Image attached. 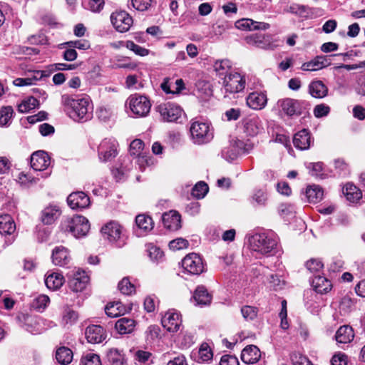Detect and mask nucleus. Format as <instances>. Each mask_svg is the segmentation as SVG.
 <instances>
[{
    "label": "nucleus",
    "mask_w": 365,
    "mask_h": 365,
    "mask_svg": "<svg viewBox=\"0 0 365 365\" xmlns=\"http://www.w3.org/2000/svg\"><path fill=\"white\" fill-rule=\"evenodd\" d=\"M214 70L217 75L220 77H225L228 76V72L232 67L231 63L229 60L225 59L221 61H217L214 63Z\"/></svg>",
    "instance_id": "nucleus-40"
},
{
    "label": "nucleus",
    "mask_w": 365,
    "mask_h": 365,
    "mask_svg": "<svg viewBox=\"0 0 365 365\" xmlns=\"http://www.w3.org/2000/svg\"><path fill=\"white\" fill-rule=\"evenodd\" d=\"M220 365H240L238 359L232 355H224L222 356Z\"/></svg>",
    "instance_id": "nucleus-63"
},
{
    "label": "nucleus",
    "mask_w": 365,
    "mask_h": 365,
    "mask_svg": "<svg viewBox=\"0 0 365 365\" xmlns=\"http://www.w3.org/2000/svg\"><path fill=\"white\" fill-rule=\"evenodd\" d=\"M182 267L187 273L197 275L205 269L202 258L196 253L187 255L182 260Z\"/></svg>",
    "instance_id": "nucleus-9"
},
{
    "label": "nucleus",
    "mask_w": 365,
    "mask_h": 365,
    "mask_svg": "<svg viewBox=\"0 0 365 365\" xmlns=\"http://www.w3.org/2000/svg\"><path fill=\"white\" fill-rule=\"evenodd\" d=\"M67 202L72 209H83L89 206L90 198L83 192H73L67 197Z\"/></svg>",
    "instance_id": "nucleus-20"
},
{
    "label": "nucleus",
    "mask_w": 365,
    "mask_h": 365,
    "mask_svg": "<svg viewBox=\"0 0 365 365\" xmlns=\"http://www.w3.org/2000/svg\"><path fill=\"white\" fill-rule=\"evenodd\" d=\"M241 313L246 321H252L257 316L258 309L256 307L245 305L241 308Z\"/></svg>",
    "instance_id": "nucleus-47"
},
{
    "label": "nucleus",
    "mask_w": 365,
    "mask_h": 365,
    "mask_svg": "<svg viewBox=\"0 0 365 365\" xmlns=\"http://www.w3.org/2000/svg\"><path fill=\"white\" fill-rule=\"evenodd\" d=\"M116 141L113 139L105 138L98 148V158L102 162L110 161L117 155Z\"/></svg>",
    "instance_id": "nucleus-11"
},
{
    "label": "nucleus",
    "mask_w": 365,
    "mask_h": 365,
    "mask_svg": "<svg viewBox=\"0 0 365 365\" xmlns=\"http://www.w3.org/2000/svg\"><path fill=\"white\" fill-rule=\"evenodd\" d=\"M181 323L180 314L175 311L167 312L162 318V325L170 332L178 331Z\"/></svg>",
    "instance_id": "nucleus-17"
},
{
    "label": "nucleus",
    "mask_w": 365,
    "mask_h": 365,
    "mask_svg": "<svg viewBox=\"0 0 365 365\" xmlns=\"http://www.w3.org/2000/svg\"><path fill=\"white\" fill-rule=\"evenodd\" d=\"M306 267L311 273H318L323 268L322 262L316 259H311L306 262Z\"/></svg>",
    "instance_id": "nucleus-55"
},
{
    "label": "nucleus",
    "mask_w": 365,
    "mask_h": 365,
    "mask_svg": "<svg viewBox=\"0 0 365 365\" xmlns=\"http://www.w3.org/2000/svg\"><path fill=\"white\" fill-rule=\"evenodd\" d=\"M309 93L314 98H322L327 95L328 88L322 81H314L309 85Z\"/></svg>",
    "instance_id": "nucleus-30"
},
{
    "label": "nucleus",
    "mask_w": 365,
    "mask_h": 365,
    "mask_svg": "<svg viewBox=\"0 0 365 365\" xmlns=\"http://www.w3.org/2000/svg\"><path fill=\"white\" fill-rule=\"evenodd\" d=\"M306 197L309 202L316 203L323 197V190L317 185L309 186L306 190Z\"/></svg>",
    "instance_id": "nucleus-38"
},
{
    "label": "nucleus",
    "mask_w": 365,
    "mask_h": 365,
    "mask_svg": "<svg viewBox=\"0 0 365 365\" xmlns=\"http://www.w3.org/2000/svg\"><path fill=\"white\" fill-rule=\"evenodd\" d=\"M110 21L116 31L123 33L130 28L133 24L132 17L125 11H115L110 16Z\"/></svg>",
    "instance_id": "nucleus-13"
},
{
    "label": "nucleus",
    "mask_w": 365,
    "mask_h": 365,
    "mask_svg": "<svg viewBox=\"0 0 365 365\" xmlns=\"http://www.w3.org/2000/svg\"><path fill=\"white\" fill-rule=\"evenodd\" d=\"M50 299L47 295L41 294L36 297L32 302V307L36 310L44 309L48 304L49 303Z\"/></svg>",
    "instance_id": "nucleus-51"
},
{
    "label": "nucleus",
    "mask_w": 365,
    "mask_h": 365,
    "mask_svg": "<svg viewBox=\"0 0 365 365\" xmlns=\"http://www.w3.org/2000/svg\"><path fill=\"white\" fill-rule=\"evenodd\" d=\"M245 78L238 73H229L228 76L223 77V86L225 93H237L245 88Z\"/></svg>",
    "instance_id": "nucleus-8"
},
{
    "label": "nucleus",
    "mask_w": 365,
    "mask_h": 365,
    "mask_svg": "<svg viewBox=\"0 0 365 365\" xmlns=\"http://www.w3.org/2000/svg\"><path fill=\"white\" fill-rule=\"evenodd\" d=\"M331 365H347V356L344 354H337L331 360Z\"/></svg>",
    "instance_id": "nucleus-64"
},
{
    "label": "nucleus",
    "mask_w": 365,
    "mask_h": 365,
    "mask_svg": "<svg viewBox=\"0 0 365 365\" xmlns=\"http://www.w3.org/2000/svg\"><path fill=\"white\" fill-rule=\"evenodd\" d=\"M343 193L347 200L351 202H357L361 197V191L354 184L346 183L343 187Z\"/></svg>",
    "instance_id": "nucleus-32"
},
{
    "label": "nucleus",
    "mask_w": 365,
    "mask_h": 365,
    "mask_svg": "<svg viewBox=\"0 0 365 365\" xmlns=\"http://www.w3.org/2000/svg\"><path fill=\"white\" fill-rule=\"evenodd\" d=\"M85 336L88 343L100 344L107 338L106 331L100 325H89L85 330Z\"/></svg>",
    "instance_id": "nucleus-16"
},
{
    "label": "nucleus",
    "mask_w": 365,
    "mask_h": 365,
    "mask_svg": "<svg viewBox=\"0 0 365 365\" xmlns=\"http://www.w3.org/2000/svg\"><path fill=\"white\" fill-rule=\"evenodd\" d=\"M105 311L106 314L110 317H117L123 312L120 302H113L108 304L106 307Z\"/></svg>",
    "instance_id": "nucleus-46"
},
{
    "label": "nucleus",
    "mask_w": 365,
    "mask_h": 365,
    "mask_svg": "<svg viewBox=\"0 0 365 365\" xmlns=\"http://www.w3.org/2000/svg\"><path fill=\"white\" fill-rule=\"evenodd\" d=\"M64 282V278L61 274L58 272H52L46 275L45 284L47 288L52 290L59 289Z\"/></svg>",
    "instance_id": "nucleus-35"
},
{
    "label": "nucleus",
    "mask_w": 365,
    "mask_h": 365,
    "mask_svg": "<svg viewBox=\"0 0 365 365\" xmlns=\"http://www.w3.org/2000/svg\"><path fill=\"white\" fill-rule=\"evenodd\" d=\"M147 251L152 261L159 263L163 260L164 253L159 247L153 245H148Z\"/></svg>",
    "instance_id": "nucleus-42"
},
{
    "label": "nucleus",
    "mask_w": 365,
    "mask_h": 365,
    "mask_svg": "<svg viewBox=\"0 0 365 365\" xmlns=\"http://www.w3.org/2000/svg\"><path fill=\"white\" fill-rule=\"evenodd\" d=\"M125 47L133 51L136 55H138L140 56H145L149 53V50L143 48L138 44H135L132 41H127L125 42Z\"/></svg>",
    "instance_id": "nucleus-52"
},
{
    "label": "nucleus",
    "mask_w": 365,
    "mask_h": 365,
    "mask_svg": "<svg viewBox=\"0 0 365 365\" xmlns=\"http://www.w3.org/2000/svg\"><path fill=\"white\" fill-rule=\"evenodd\" d=\"M135 327L134 319L131 318L123 317L119 319L115 323V329L120 334L131 333Z\"/></svg>",
    "instance_id": "nucleus-33"
},
{
    "label": "nucleus",
    "mask_w": 365,
    "mask_h": 365,
    "mask_svg": "<svg viewBox=\"0 0 365 365\" xmlns=\"http://www.w3.org/2000/svg\"><path fill=\"white\" fill-rule=\"evenodd\" d=\"M312 138L307 129H303L297 133L293 138V144L299 150H304L309 148Z\"/></svg>",
    "instance_id": "nucleus-24"
},
{
    "label": "nucleus",
    "mask_w": 365,
    "mask_h": 365,
    "mask_svg": "<svg viewBox=\"0 0 365 365\" xmlns=\"http://www.w3.org/2000/svg\"><path fill=\"white\" fill-rule=\"evenodd\" d=\"M160 328L157 325H150L145 331L148 340H154L158 338L160 334Z\"/></svg>",
    "instance_id": "nucleus-60"
},
{
    "label": "nucleus",
    "mask_w": 365,
    "mask_h": 365,
    "mask_svg": "<svg viewBox=\"0 0 365 365\" xmlns=\"http://www.w3.org/2000/svg\"><path fill=\"white\" fill-rule=\"evenodd\" d=\"M354 334L351 327L345 325L339 328L336 333V340L339 343L346 344L354 339Z\"/></svg>",
    "instance_id": "nucleus-36"
},
{
    "label": "nucleus",
    "mask_w": 365,
    "mask_h": 365,
    "mask_svg": "<svg viewBox=\"0 0 365 365\" xmlns=\"http://www.w3.org/2000/svg\"><path fill=\"white\" fill-rule=\"evenodd\" d=\"M247 44L255 46L264 50H274L277 44L273 40L272 36L269 34H252L245 38Z\"/></svg>",
    "instance_id": "nucleus-7"
},
{
    "label": "nucleus",
    "mask_w": 365,
    "mask_h": 365,
    "mask_svg": "<svg viewBox=\"0 0 365 365\" xmlns=\"http://www.w3.org/2000/svg\"><path fill=\"white\" fill-rule=\"evenodd\" d=\"M267 103V95L264 93L253 92L247 97V106L254 110H261Z\"/></svg>",
    "instance_id": "nucleus-23"
},
{
    "label": "nucleus",
    "mask_w": 365,
    "mask_h": 365,
    "mask_svg": "<svg viewBox=\"0 0 365 365\" xmlns=\"http://www.w3.org/2000/svg\"><path fill=\"white\" fill-rule=\"evenodd\" d=\"M188 245L187 240L182 238H178L170 242L169 247L173 250H178L186 248Z\"/></svg>",
    "instance_id": "nucleus-58"
},
{
    "label": "nucleus",
    "mask_w": 365,
    "mask_h": 365,
    "mask_svg": "<svg viewBox=\"0 0 365 365\" xmlns=\"http://www.w3.org/2000/svg\"><path fill=\"white\" fill-rule=\"evenodd\" d=\"M78 319V313L73 309L66 307L63 310L62 315V322L65 324H73Z\"/></svg>",
    "instance_id": "nucleus-45"
},
{
    "label": "nucleus",
    "mask_w": 365,
    "mask_h": 365,
    "mask_svg": "<svg viewBox=\"0 0 365 365\" xmlns=\"http://www.w3.org/2000/svg\"><path fill=\"white\" fill-rule=\"evenodd\" d=\"M16 319L21 327L32 334H40L42 331L40 320L36 316L20 313L17 315Z\"/></svg>",
    "instance_id": "nucleus-12"
},
{
    "label": "nucleus",
    "mask_w": 365,
    "mask_h": 365,
    "mask_svg": "<svg viewBox=\"0 0 365 365\" xmlns=\"http://www.w3.org/2000/svg\"><path fill=\"white\" fill-rule=\"evenodd\" d=\"M81 365H102L100 356L94 353H88L83 356L81 360Z\"/></svg>",
    "instance_id": "nucleus-50"
},
{
    "label": "nucleus",
    "mask_w": 365,
    "mask_h": 365,
    "mask_svg": "<svg viewBox=\"0 0 365 365\" xmlns=\"http://www.w3.org/2000/svg\"><path fill=\"white\" fill-rule=\"evenodd\" d=\"M330 111L329 106L325 104H319L314 108V114L317 118H322L329 114Z\"/></svg>",
    "instance_id": "nucleus-59"
},
{
    "label": "nucleus",
    "mask_w": 365,
    "mask_h": 365,
    "mask_svg": "<svg viewBox=\"0 0 365 365\" xmlns=\"http://www.w3.org/2000/svg\"><path fill=\"white\" fill-rule=\"evenodd\" d=\"M118 289L122 294L126 295H129L135 292L134 285L131 284L129 279L126 277L123 278L118 283Z\"/></svg>",
    "instance_id": "nucleus-53"
},
{
    "label": "nucleus",
    "mask_w": 365,
    "mask_h": 365,
    "mask_svg": "<svg viewBox=\"0 0 365 365\" xmlns=\"http://www.w3.org/2000/svg\"><path fill=\"white\" fill-rule=\"evenodd\" d=\"M14 110L11 106H4L0 110V125L6 126L9 125L13 116Z\"/></svg>",
    "instance_id": "nucleus-43"
},
{
    "label": "nucleus",
    "mask_w": 365,
    "mask_h": 365,
    "mask_svg": "<svg viewBox=\"0 0 365 365\" xmlns=\"http://www.w3.org/2000/svg\"><path fill=\"white\" fill-rule=\"evenodd\" d=\"M52 261L56 265L63 267L70 262V256L68 251L64 247H56L52 253Z\"/></svg>",
    "instance_id": "nucleus-27"
},
{
    "label": "nucleus",
    "mask_w": 365,
    "mask_h": 365,
    "mask_svg": "<svg viewBox=\"0 0 365 365\" xmlns=\"http://www.w3.org/2000/svg\"><path fill=\"white\" fill-rule=\"evenodd\" d=\"M199 356L202 361H207L212 358V352L207 344H202L199 349Z\"/></svg>",
    "instance_id": "nucleus-57"
},
{
    "label": "nucleus",
    "mask_w": 365,
    "mask_h": 365,
    "mask_svg": "<svg viewBox=\"0 0 365 365\" xmlns=\"http://www.w3.org/2000/svg\"><path fill=\"white\" fill-rule=\"evenodd\" d=\"M209 187L207 183L200 181L197 182L192 190V195L197 199L205 197L208 192Z\"/></svg>",
    "instance_id": "nucleus-49"
},
{
    "label": "nucleus",
    "mask_w": 365,
    "mask_h": 365,
    "mask_svg": "<svg viewBox=\"0 0 365 365\" xmlns=\"http://www.w3.org/2000/svg\"><path fill=\"white\" fill-rule=\"evenodd\" d=\"M197 305L205 306L211 303L212 295L204 286H198L193 295Z\"/></svg>",
    "instance_id": "nucleus-29"
},
{
    "label": "nucleus",
    "mask_w": 365,
    "mask_h": 365,
    "mask_svg": "<svg viewBox=\"0 0 365 365\" xmlns=\"http://www.w3.org/2000/svg\"><path fill=\"white\" fill-rule=\"evenodd\" d=\"M235 25L237 29L245 31H266L270 28V25L268 23L257 21L248 18L237 20Z\"/></svg>",
    "instance_id": "nucleus-15"
},
{
    "label": "nucleus",
    "mask_w": 365,
    "mask_h": 365,
    "mask_svg": "<svg viewBox=\"0 0 365 365\" xmlns=\"http://www.w3.org/2000/svg\"><path fill=\"white\" fill-rule=\"evenodd\" d=\"M61 231L70 233L76 238L86 236L90 230L88 220L82 215H74L73 216L63 217L60 225Z\"/></svg>",
    "instance_id": "nucleus-2"
},
{
    "label": "nucleus",
    "mask_w": 365,
    "mask_h": 365,
    "mask_svg": "<svg viewBox=\"0 0 365 365\" xmlns=\"http://www.w3.org/2000/svg\"><path fill=\"white\" fill-rule=\"evenodd\" d=\"M104 4V0H83V6L93 12H100Z\"/></svg>",
    "instance_id": "nucleus-48"
},
{
    "label": "nucleus",
    "mask_w": 365,
    "mask_h": 365,
    "mask_svg": "<svg viewBox=\"0 0 365 365\" xmlns=\"http://www.w3.org/2000/svg\"><path fill=\"white\" fill-rule=\"evenodd\" d=\"M131 3L134 9L144 11L151 6L152 0H131Z\"/></svg>",
    "instance_id": "nucleus-56"
},
{
    "label": "nucleus",
    "mask_w": 365,
    "mask_h": 365,
    "mask_svg": "<svg viewBox=\"0 0 365 365\" xmlns=\"http://www.w3.org/2000/svg\"><path fill=\"white\" fill-rule=\"evenodd\" d=\"M242 145L243 142L240 140L230 143L229 145L222 149L221 152L222 157L227 161L234 160L237 158L240 150H242Z\"/></svg>",
    "instance_id": "nucleus-26"
},
{
    "label": "nucleus",
    "mask_w": 365,
    "mask_h": 365,
    "mask_svg": "<svg viewBox=\"0 0 365 365\" xmlns=\"http://www.w3.org/2000/svg\"><path fill=\"white\" fill-rule=\"evenodd\" d=\"M103 237L110 242H116L120 237L122 227L115 221H110L102 227Z\"/></svg>",
    "instance_id": "nucleus-18"
},
{
    "label": "nucleus",
    "mask_w": 365,
    "mask_h": 365,
    "mask_svg": "<svg viewBox=\"0 0 365 365\" xmlns=\"http://www.w3.org/2000/svg\"><path fill=\"white\" fill-rule=\"evenodd\" d=\"M107 357L110 364L118 361V359H121L123 358V356L120 354V352L115 348L110 349L107 352Z\"/></svg>",
    "instance_id": "nucleus-61"
},
{
    "label": "nucleus",
    "mask_w": 365,
    "mask_h": 365,
    "mask_svg": "<svg viewBox=\"0 0 365 365\" xmlns=\"http://www.w3.org/2000/svg\"><path fill=\"white\" fill-rule=\"evenodd\" d=\"M61 215V210L58 205H49L41 212V221L44 225L53 224Z\"/></svg>",
    "instance_id": "nucleus-21"
},
{
    "label": "nucleus",
    "mask_w": 365,
    "mask_h": 365,
    "mask_svg": "<svg viewBox=\"0 0 365 365\" xmlns=\"http://www.w3.org/2000/svg\"><path fill=\"white\" fill-rule=\"evenodd\" d=\"M330 64L327 56H318L309 62L304 63L301 67L303 71H317Z\"/></svg>",
    "instance_id": "nucleus-28"
},
{
    "label": "nucleus",
    "mask_w": 365,
    "mask_h": 365,
    "mask_svg": "<svg viewBox=\"0 0 365 365\" xmlns=\"http://www.w3.org/2000/svg\"><path fill=\"white\" fill-rule=\"evenodd\" d=\"M89 277L83 270L73 271L69 276L68 286L69 288L75 292H81L88 283Z\"/></svg>",
    "instance_id": "nucleus-14"
},
{
    "label": "nucleus",
    "mask_w": 365,
    "mask_h": 365,
    "mask_svg": "<svg viewBox=\"0 0 365 365\" xmlns=\"http://www.w3.org/2000/svg\"><path fill=\"white\" fill-rule=\"evenodd\" d=\"M16 230V224L10 215H0V233L11 235Z\"/></svg>",
    "instance_id": "nucleus-31"
},
{
    "label": "nucleus",
    "mask_w": 365,
    "mask_h": 365,
    "mask_svg": "<svg viewBox=\"0 0 365 365\" xmlns=\"http://www.w3.org/2000/svg\"><path fill=\"white\" fill-rule=\"evenodd\" d=\"M195 86L197 91L205 93L206 96L211 95L212 91L210 89V85L208 82L205 81H198Z\"/></svg>",
    "instance_id": "nucleus-62"
},
{
    "label": "nucleus",
    "mask_w": 365,
    "mask_h": 365,
    "mask_svg": "<svg viewBox=\"0 0 365 365\" xmlns=\"http://www.w3.org/2000/svg\"><path fill=\"white\" fill-rule=\"evenodd\" d=\"M50 163V157L45 151H36L31 156V166L35 170L41 171L46 170L49 166Z\"/></svg>",
    "instance_id": "nucleus-19"
},
{
    "label": "nucleus",
    "mask_w": 365,
    "mask_h": 365,
    "mask_svg": "<svg viewBox=\"0 0 365 365\" xmlns=\"http://www.w3.org/2000/svg\"><path fill=\"white\" fill-rule=\"evenodd\" d=\"M252 250L262 255L270 253L277 246V241L264 233H256L249 238Z\"/></svg>",
    "instance_id": "nucleus-5"
},
{
    "label": "nucleus",
    "mask_w": 365,
    "mask_h": 365,
    "mask_svg": "<svg viewBox=\"0 0 365 365\" xmlns=\"http://www.w3.org/2000/svg\"><path fill=\"white\" fill-rule=\"evenodd\" d=\"M162 221L165 227L170 230H177L181 227V219L178 212L171 210L162 216Z\"/></svg>",
    "instance_id": "nucleus-22"
},
{
    "label": "nucleus",
    "mask_w": 365,
    "mask_h": 365,
    "mask_svg": "<svg viewBox=\"0 0 365 365\" xmlns=\"http://www.w3.org/2000/svg\"><path fill=\"white\" fill-rule=\"evenodd\" d=\"M312 283L314 290L320 294L327 293L331 288L330 281L319 274L314 276Z\"/></svg>",
    "instance_id": "nucleus-34"
},
{
    "label": "nucleus",
    "mask_w": 365,
    "mask_h": 365,
    "mask_svg": "<svg viewBox=\"0 0 365 365\" xmlns=\"http://www.w3.org/2000/svg\"><path fill=\"white\" fill-rule=\"evenodd\" d=\"M144 147V143L140 139L133 140L130 145V153L133 156H140Z\"/></svg>",
    "instance_id": "nucleus-54"
},
{
    "label": "nucleus",
    "mask_w": 365,
    "mask_h": 365,
    "mask_svg": "<svg viewBox=\"0 0 365 365\" xmlns=\"http://www.w3.org/2000/svg\"><path fill=\"white\" fill-rule=\"evenodd\" d=\"M61 103L69 117L75 121L84 122L91 118L93 107L88 96L73 98L63 95Z\"/></svg>",
    "instance_id": "nucleus-1"
},
{
    "label": "nucleus",
    "mask_w": 365,
    "mask_h": 365,
    "mask_svg": "<svg viewBox=\"0 0 365 365\" xmlns=\"http://www.w3.org/2000/svg\"><path fill=\"white\" fill-rule=\"evenodd\" d=\"M73 352L72 351L66 346L59 347L56 352V359L57 361L63 365H67L70 364L73 360Z\"/></svg>",
    "instance_id": "nucleus-37"
},
{
    "label": "nucleus",
    "mask_w": 365,
    "mask_h": 365,
    "mask_svg": "<svg viewBox=\"0 0 365 365\" xmlns=\"http://www.w3.org/2000/svg\"><path fill=\"white\" fill-rule=\"evenodd\" d=\"M39 105V101L36 98L31 96L24 100L19 106L18 110L20 113H27L31 110L37 108Z\"/></svg>",
    "instance_id": "nucleus-41"
},
{
    "label": "nucleus",
    "mask_w": 365,
    "mask_h": 365,
    "mask_svg": "<svg viewBox=\"0 0 365 365\" xmlns=\"http://www.w3.org/2000/svg\"><path fill=\"white\" fill-rule=\"evenodd\" d=\"M277 106L280 113L292 118L307 114L310 104L304 100L284 98L277 101Z\"/></svg>",
    "instance_id": "nucleus-3"
},
{
    "label": "nucleus",
    "mask_w": 365,
    "mask_h": 365,
    "mask_svg": "<svg viewBox=\"0 0 365 365\" xmlns=\"http://www.w3.org/2000/svg\"><path fill=\"white\" fill-rule=\"evenodd\" d=\"M190 132L194 143L197 145L210 142L214 136L212 126L205 122H192L190 128Z\"/></svg>",
    "instance_id": "nucleus-4"
},
{
    "label": "nucleus",
    "mask_w": 365,
    "mask_h": 365,
    "mask_svg": "<svg viewBox=\"0 0 365 365\" xmlns=\"http://www.w3.org/2000/svg\"><path fill=\"white\" fill-rule=\"evenodd\" d=\"M135 223L138 227L147 232L153 228V222L150 217L145 215H138L135 217Z\"/></svg>",
    "instance_id": "nucleus-39"
},
{
    "label": "nucleus",
    "mask_w": 365,
    "mask_h": 365,
    "mask_svg": "<svg viewBox=\"0 0 365 365\" xmlns=\"http://www.w3.org/2000/svg\"><path fill=\"white\" fill-rule=\"evenodd\" d=\"M261 353L255 345H249L243 349L241 354L242 361L247 364H253L259 361Z\"/></svg>",
    "instance_id": "nucleus-25"
},
{
    "label": "nucleus",
    "mask_w": 365,
    "mask_h": 365,
    "mask_svg": "<svg viewBox=\"0 0 365 365\" xmlns=\"http://www.w3.org/2000/svg\"><path fill=\"white\" fill-rule=\"evenodd\" d=\"M157 110L163 120L168 122L177 121L182 114V110L179 106L169 102L160 104Z\"/></svg>",
    "instance_id": "nucleus-10"
},
{
    "label": "nucleus",
    "mask_w": 365,
    "mask_h": 365,
    "mask_svg": "<svg viewBox=\"0 0 365 365\" xmlns=\"http://www.w3.org/2000/svg\"><path fill=\"white\" fill-rule=\"evenodd\" d=\"M128 103L132 113L138 117L146 116L150 110V102L147 97L143 96H130L128 98Z\"/></svg>",
    "instance_id": "nucleus-6"
},
{
    "label": "nucleus",
    "mask_w": 365,
    "mask_h": 365,
    "mask_svg": "<svg viewBox=\"0 0 365 365\" xmlns=\"http://www.w3.org/2000/svg\"><path fill=\"white\" fill-rule=\"evenodd\" d=\"M87 78L92 84L101 83L102 79L101 68L96 65L87 73Z\"/></svg>",
    "instance_id": "nucleus-44"
}]
</instances>
